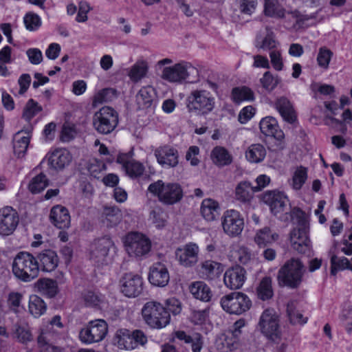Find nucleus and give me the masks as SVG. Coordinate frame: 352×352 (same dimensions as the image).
Segmentation results:
<instances>
[{
  "mask_svg": "<svg viewBox=\"0 0 352 352\" xmlns=\"http://www.w3.org/2000/svg\"><path fill=\"white\" fill-rule=\"evenodd\" d=\"M221 207L218 201L214 199H204L200 207V212L202 217L207 221H214L220 215Z\"/></svg>",
  "mask_w": 352,
  "mask_h": 352,
  "instance_id": "nucleus-29",
  "label": "nucleus"
},
{
  "mask_svg": "<svg viewBox=\"0 0 352 352\" xmlns=\"http://www.w3.org/2000/svg\"><path fill=\"white\" fill-rule=\"evenodd\" d=\"M149 220L157 229L164 228L166 223V215L162 212L156 210L151 212Z\"/></svg>",
  "mask_w": 352,
  "mask_h": 352,
  "instance_id": "nucleus-62",
  "label": "nucleus"
},
{
  "mask_svg": "<svg viewBox=\"0 0 352 352\" xmlns=\"http://www.w3.org/2000/svg\"><path fill=\"white\" fill-rule=\"evenodd\" d=\"M41 107L34 100L30 99L25 104L23 112V118L28 122L30 121L38 113L41 111Z\"/></svg>",
  "mask_w": 352,
  "mask_h": 352,
  "instance_id": "nucleus-58",
  "label": "nucleus"
},
{
  "mask_svg": "<svg viewBox=\"0 0 352 352\" xmlns=\"http://www.w3.org/2000/svg\"><path fill=\"white\" fill-rule=\"evenodd\" d=\"M340 319L342 322L345 330L348 333L352 332V305L346 304L343 307L340 315Z\"/></svg>",
  "mask_w": 352,
  "mask_h": 352,
  "instance_id": "nucleus-57",
  "label": "nucleus"
},
{
  "mask_svg": "<svg viewBox=\"0 0 352 352\" xmlns=\"http://www.w3.org/2000/svg\"><path fill=\"white\" fill-rule=\"evenodd\" d=\"M349 270L352 271V258L349 261L344 256L332 254L331 257V274L335 276L338 271Z\"/></svg>",
  "mask_w": 352,
  "mask_h": 352,
  "instance_id": "nucleus-45",
  "label": "nucleus"
},
{
  "mask_svg": "<svg viewBox=\"0 0 352 352\" xmlns=\"http://www.w3.org/2000/svg\"><path fill=\"white\" fill-rule=\"evenodd\" d=\"M19 222L16 211L11 206H4L0 209V235L10 236L16 230Z\"/></svg>",
  "mask_w": 352,
  "mask_h": 352,
  "instance_id": "nucleus-18",
  "label": "nucleus"
},
{
  "mask_svg": "<svg viewBox=\"0 0 352 352\" xmlns=\"http://www.w3.org/2000/svg\"><path fill=\"white\" fill-rule=\"evenodd\" d=\"M36 287L42 295L47 298H53L58 292L57 282L50 278L39 279L36 283Z\"/></svg>",
  "mask_w": 352,
  "mask_h": 352,
  "instance_id": "nucleus-43",
  "label": "nucleus"
},
{
  "mask_svg": "<svg viewBox=\"0 0 352 352\" xmlns=\"http://www.w3.org/2000/svg\"><path fill=\"white\" fill-rule=\"evenodd\" d=\"M261 132L265 136L273 137L278 141L285 138L283 131L280 129L278 121L272 116H266L259 122Z\"/></svg>",
  "mask_w": 352,
  "mask_h": 352,
  "instance_id": "nucleus-24",
  "label": "nucleus"
},
{
  "mask_svg": "<svg viewBox=\"0 0 352 352\" xmlns=\"http://www.w3.org/2000/svg\"><path fill=\"white\" fill-rule=\"evenodd\" d=\"M307 179V169L303 166H298L292 173L289 184L293 189L300 190Z\"/></svg>",
  "mask_w": 352,
  "mask_h": 352,
  "instance_id": "nucleus-48",
  "label": "nucleus"
},
{
  "mask_svg": "<svg viewBox=\"0 0 352 352\" xmlns=\"http://www.w3.org/2000/svg\"><path fill=\"white\" fill-rule=\"evenodd\" d=\"M12 272L15 277L23 282H30L39 274L37 259L27 252H21L14 257Z\"/></svg>",
  "mask_w": 352,
  "mask_h": 352,
  "instance_id": "nucleus-3",
  "label": "nucleus"
},
{
  "mask_svg": "<svg viewBox=\"0 0 352 352\" xmlns=\"http://www.w3.org/2000/svg\"><path fill=\"white\" fill-rule=\"evenodd\" d=\"M278 238L276 233L272 232L268 228H265L256 232L254 241L258 245L265 246L276 241Z\"/></svg>",
  "mask_w": 352,
  "mask_h": 352,
  "instance_id": "nucleus-49",
  "label": "nucleus"
},
{
  "mask_svg": "<svg viewBox=\"0 0 352 352\" xmlns=\"http://www.w3.org/2000/svg\"><path fill=\"white\" fill-rule=\"evenodd\" d=\"M11 336L16 342L25 345L33 340L30 327L25 322L15 323L12 328Z\"/></svg>",
  "mask_w": 352,
  "mask_h": 352,
  "instance_id": "nucleus-32",
  "label": "nucleus"
},
{
  "mask_svg": "<svg viewBox=\"0 0 352 352\" xmlns=\"http://www.w3.org/2000/svg\"><path fill=\"white\" fill-rule=\"evenodd\" d=\"M270 62L273 69L277 72L282 71L284 68V62L280 51L274 50L270 51Z\"/></svg>",
  "mask_w": 352,
  "mask_h": 352,
  "instance_id": "nucleus-61",
  "label": "nucleus"
},
{
  "mask_svg": "<svg viewBox=\"0 0 352 352\" xmlns=\"http://www.w3.org/2000/svg\"><path fill=\"white\" fill-rule=\"evenodd\" d=\"M124 250L129 257L142 259L151 250V241L144 234L139 232H130L122 239Z\"/></svg>",
  "mask_w": 352,
  "mask_h": 352,
  "instance_id": "nucleus-4",
  "label": "nucleus"
},
{
  "mask_svg": "<svg viewBox=\"0 0 352 352\" xmlns=\"http://www.w3.org/2000/svg\"><path fill=\"white\" fill-rule=\"evenodd\" d=\"M31 133L30 130H21L18 131L13 138L14 153L17 157H22L27 151Z\"/></svg>",
  "mask_w": 352,
  "mask_h": 352,
  "instance_id": "nucleus-33",
  "label": "nucleus"
},
{
  "mask_svg": "<svg viewBox=\"0 0 352 352\" xmlns=\"http://www.w3.org/2000/svg\"><path fill=\"white\" fill-rule=\"evenodd\" d=\"M220 304L226 312L241 315L250 309L252 301L245 294L234 292L223 296L220 300Z\"/></svg>",
  "mask_w": 352,
  "mask_h": 352,
  "instance_id": "nucleus-8",
  "label": "nucleus"
},
{
  "mask_svg": "<svg viewBox=\"0 0 352 352\" xmlns=\"http://www.w3.org/2000/svg\"><path fill=\"white\" fill-rule=\"evenodd\" d=\"M206 87H209L214 91L217 89L216 83L207 81L204 88L192 90L186 99L188 112L199 116H207L213 111L216 107V98Z\"/></svg>",
  "mask_w": 352,
  "mask_h": 352,
  "instance_id": "nucleus-1",
  "label": "nucleus"
},
{
  "mask_svg": "<svg viewBox=\"0 0 352 352\" xmlns=\"http://www.w3.org/2000/svg\"><path fill=\"white\" fill-rule=\"evenodd\" d=\"M166 310L173 315H177L181 313L182 310V305L181 302L175 297H171L165 300Z\"/></svg>",
  "mask_w": 352,
  "mask_h": 352,
  "instance_id": "nucleus-63",
  "label": "nucleus"
},
{
  "mask_svg": "<svg viewBox=\"0 0 352 352\" xmlns=\"http://www.w3.org/2000/svg\"><path fill=\"white\" fill-rule=\"evenodd\" d=\"M108 332L107 323L102 319L89 321L79 333L80 340L85 344L102 341Z\"/></svg>",
  "mask_w": 352,
  "mask_h": 352,
  "instance_id": "nucleus-11",
  "label": "nucleus"
},
{
  "mask_svg": "<svg viewBox=\"0 0 352 352\" xmlns=\"http://www.w3.org/2000/svg\"><path fill=\"white\" fill-rule=\"evenodd\" d=\"M113 248L114 243L109 237L98 239L90 246V259L96 263L103 264L108 261L109 251Z\"/></svg>",
  "mask_w": 352,
  "mask_h": 352,
  "instance_id": "nucleus-16",
  "label": "nucleus"
},
{
  "mask_svg": "<svg viewBox=\"0 0 352 352\" xmlns=\"http://www.w3.org/2000/svg\"><path fill=\"white\" fill-rule=\"evenodd\" d=\"M142 277L134 273H126L120 279L119 287L120 292L126 297L135 298L143 290Z\"/></svg>",
  "mask_w": 352,
  "mask_h": 352,
  "instance_id": "nucleus-15",
  "label": "nucleus"
},
{
  "mask_svg": "<svg viewBox=\"0 0 352 352\" xmlns=\"http://www.w3.org/2000/svg\"><path fill=\"white\" fill-rule=\"evenodd\" d=\"M148 63L143 58L138 59L129 69L128 76L135 82L140 81L146 76Z\"/></svg>",
  "mask_w": 352,
  "mask_h": 352,
  "instance_id": "nucleus-40",
  "label": "nucleus"
},
{
  "mask_svg": "<svg viewBox=\"0 0 352 352\" xmlns=\"http://www.w3.org/2000/svg\"><path fill=\"white\" fill-rule=\"evenodd\" d=\"M267 155L264 145L260 143L250 145L245 152V159L250 163L258 164L263 162Z\"/></svg>",
  "mask_w": 352,
  "mask_h": 352,
  "instance_id": "nucleus-38",
  "label": "nucleus"
},
{
  "mask_svg": "<svg viewBox=\"0 0 352 352\" xmlns=\"http://www.w3.org/2000/svg\"><path fill=\"white\" fill-rule=\"evenodd\" d=\"M36 258L38 263L39 270L46 272L54 271L58 267L59 263L56 252L52 250L42 251Z\"/></svg>",
  "mask_w": 352,
  "mask_h": 352,
  "instance_id": "nucleus-28",
  "label": "nucleus"
},
{
  "mask_svg": "<svg viewBox=\"0 0 352 352\" xmlns=\"http://www.w3.org/2000/svg\"><path fill=\"white\" fill-rule=\"evenodd\" d=\"M305 270L298 259L292 258L280 267L278 273L279 284L295 288L301 283Z\"/></svg>",
  "mask_w": 352,
  "mask_h": 352,
  "instance_id": "nucleus-7",
  "label": "nucleus"
},
{
  "mask_svg": "<svg viewBox=\"0 0 352 352\" xmlns=\"http://www.w3.org/2000/svg\"><path fill=\"white\" fill-rule=\"evenodd\" d=\"M240 340L235 338L228 331L220 334L215 342V346L219 352H232L239 348Z\"/></svg>",
  "mask_w": 352,
  "mask_h": 352,
  "instance_id": "nucleus-30",
  "label": "nucleus"
},
{
  "mask_svg": "<svg viewBox=\"0 0 352 352\" xmlns=\"http://www.w3.org/2000/svg\"><path fill=\"white\" fill-rule=\"evenodd\" d=\"M243 215L234 209L225 211L221 218V225L225 234L230 237L239 236L244 228Z\"/></svg>",
  "mask_w": 352,
  "mask_h": 352,
  "instance_id": "nucleus-13",
  "label": "nucleus"
},
{
  "mask_svg": "<svg viewBox=\"0 0 352 352\" xmlns=\"http://www.w3.org/2000/svg\"><path fill=\"white\" fill-rule=\"evenodd\" d=\"M117 162L122 165L126 174L131 177H139L144 172L143 165L133 159L129 158L126 155L122 154L118 155Z\"/></svg>",
  "mask_w": 352,
  "mask_h": 352,
  "instance_id": "nucleus-34",
  "label": "nucleus"
},
{
  "mask_svg": "<svg viewBox=\"0 0 352 352\" xmlns=\"http://www.w3.org/2000/svg\"><path fill=\"white\" fill-rule=\"evenodd\" d=\"M264 13L267 16L280 19L285 16V10L278 0H264Z\"/></svg>",
  "mask_w": 352,
  "mask_h": 352,
  "instance_id": "nucleus-44",
  "label": "nucleus"
},
{
  "mask_svg": "<svg viewBox=\"0 0 352 352\" xmlns=\"http://www.w3.org/2000/svg\"><path fill=\"white\" fill-rule=\"evenodd\" d=\"M50 219L59 229H66L70 226L71 219L69 211L60 205H56L51 209Z\"/></svg>",
  "mask_w": 352,
  "mask_h": 352,
  "instance_id": "nucleus-27",
  "label": "nucleus"
},
{
  "mask_svg": "<svg viewBox=\"0 0 352 352\" xmlns=\"http://www.w3.org/2000/svg\"><path fill=\"white\" fill-rule=\"evenodd\" d=\"M169 280V273L165 265L156 263L150 267L148 280L151 284L163 287L168 283Z\"/></svg>",
  "mask_w": 352,
  "mask_h": 352,
  "instance_id": "nucleus-26",
  "label": "nucleus"
},
{
  "mask_svg": "<svg viewBox=\"0 0 352 352\" xmlns=\"http://www.w3.org/2000/svg\"><path fill=\"white\" fill-rule=\"evenodd\" d=\"M256 294L258 298L262 300H269L273 296L274 292L270 277L265 276L261 279L256 287Z\"/></svg>",
  "mask_w": 352,
  "mask_h": 352,
  "instance_id": "nucleus-46",
  "label": "nucleus"
},
{
  "mask_svg": "<svg viewBox=\"0 0 352 352\" xmlns=\"http://www.w3.org/2000/svg\"><path fill=\"white\" fill-rule=\"evenodd\" d=\"M47 330L42 329L37 338V344L40 352H60V349L48 342Z\"/></svg>",
  "mask_w": 352,
  "mask_h": 352,
  "instance_id": "nucleus-56",
  "label": "nucleus"
},
{
  "mask_svg": "<svg viewBox=\"0 0 352 352\" xmlns=\"http://www.w3.org/2000/svg\"><path fill=\"white\" fill-rule=\"evenodd\" d=\"M148 190L164 205L171 206L179 202L184 197L182 186L177 182L158 179L151 183Z\"/></svg>",
  "mask_w": 352,
  "mask_h": 352,
  "instance_id": "nucleus-2",
  "label": "nucleus"
},
{
  "mask_svg": "<svg viewBox=\"0 0 352 352\" xmlns=\"http://www.w3.org/2000/svg\"><path fill=\"white\" fill-rule=\"evenodd\" d=\"M258 328L268 338L275 340L280 336L279 318L273 309H265L260 316Z\"/></svg>",
  "mask_w": 352,
  "mask_h": 352,
  "instance_id": "nucleus-14",
  "label": "nucleus"
},
{
  "mask_svg": "<svg viewBox=\"0 0 352 352\" xmlns=\"http://www.w3.org/2000/svg\"><path fill=\"white\" fill-rule=\"evenodd\" d=\"M103 222L109 227L118 225L122 220V213L117 207H106L103 212Z\"/></svg>",
  "mask_w": 352,
  "mask_h": 352,
  "instance_id": "nucleus-47",
  "label": "nucleus"
},
{
  "mask_svg": "<svg viewBox=\"0 0 352 352\" xmlns=\"http://www.w3.org/2000/svg\"><path fill=\"white\" fill-rule=\"evenodd\" d=\"M232 98L235 102L243 101H253L254 100V91L245 86L235 87L232 91Z\"/></svg>",
  "mask_w": 352,
  "mask_h": 352,
  "instance_id": "nucleus-50",
  "label": "nucleus"
},
{
  "mask_svg": "<svg viewBox=\"0 0 352 352\" xmlns=\"http://www.w3.org/2000/svg\"><path fill=\"white\" fill-rule=\"evenodd\" d=\"M290 242L292 248L300 253H307L310 249V241L307 236L305 226L294 228L290 234Z\"/></svg>",
  "mask_w": 352,
  "mask_h": 352,
  "instance_id": "nucleus-23",
  "label": "nucleus"
},
{
  "mask_svg": "<svg viewBox=\"0 0 352 352\" xmlns=\"http://www.w3.org/2000/svg\"><path fill=\"white\" fill-rule=\"evenodd\" d=\"M254 192L253 186L250 182L242 181L235 187L234 197L240 202H248L252 199Z\"/></svg>",
  "mask_w": 352,
  "mask_h": 352,
  "instance_id": "nucleus-41",
  "label": "nucleus"
},
{
  "mask_svg": "<svg viewBox=\"0 0 352 352\" xmlns=\"http://www.w3.org/2000/svg\"><path fill=\"white\" fill-rule=\"evenodd\" d=\"M287 311L292 323L303 324L307 322V318L303 316L296 302H289L287 305Z\"/></svg>",
  "mask_w": 352,
  "mask_h": 352,
  "instance_id": "nucleus-51",
  "label": "nucleus"
},
{
  "mask_svg": "<svg viewBox=\"0 0 352 352\" xmlns=\"http://www.w3.org/2000/svg\"><path fill=\"white\" fill-rule=\"evenodd\" d=\"M142 316L145 323L153 329H163L170 322V314L161 303L155 301L148 302L143 306Z\"/></svg>",
  "mask_w": 352,
  "mask_h": 352,
  "instance_id": "nucleus-5",
  "label": "nucleus"
},
{
  "mask_svg": "<svg viewBox=\"0 0 352 352\" xmlns=\"http://www.w3.org/2000/svg\"><path fill=\"white\" fill-rule=\"evenodd\" d=\"M23 294L14 291L10 292L6 298V304L9 310L14 314L19 313L23 308Z\"/></svg>",
  "mask_w": 352,
  "mask_h": 352,
  "instance_id": "nucleus-52",
  "label": "nucleus"
},
{
  "mask_svg": "<svg viewBox=\"0 0 352 352\" xmlns=\"http://www.w3.org/2000/svg\"><path fill=\"white\" fill-rule=\"evenodd\" d=\"M222 271L221 264L212 260L203 261L198 269L201 277L207 280H213L219 277Z\"/></svg>",
  "mask_w": 352,
  "mask_h": 352,
  "instance_id": "nucleus-31",
  "label": "nucleus"
},
{
  "mask_svg": "<svg viewBox=\"0 0 352 352\" xmlns=\"http://www.w3.org/2000/svg\"><path fill=\"white\" fill-rule=\"evenodd\" d=\"M117 96V91L113 88H106L99 91L94 97L93 104L96 106L102 102L113 100Z\"/></svg>",
  "mask_w": 352,
  "mask_h": 352,
  "instance_id": "nucleus-53",
  "label": "nucleus"
},
{
  "mask_svg": "<svg viewBox=\"0 0 352 352\" xmlns=\"http://www.w3.org/2000/svg\"><path fill=\"white\" fill-rule=\"evenodd\" d=\"M118 124V114L113 108L104 106L96 111L93 117V125L101 134L111 133Z\"/></svg>",
  "mask_w": 352,
  "mask_h": 352,
  "instance_id": "nucleus-9",
  "label": "nucleus"
},
{
  "mask_svg": "<svg viewBox=\"0 0 352 352\" xmlns=\"http://www.w3.org/2000/svg\"><path fill=\"white\" fill-rule=\"evenodd\" d=\"M332 52L326 47H320L317 55V63L319 67L327 69L332 57Z\"/></svg>",
  "mask_w": 352,
  "mask_h": 352,
  "instance_id": "nucleus-60",
  "label": "nucleus"
},
{
  "mask_svg": "<svg viewBox=\"0 0 352 352\" xmlns=\"http://www.w3.org/2000/svg\"><path fill=\"white\" fill-rule=\"evenodd\" d=\"M257 4V0H239V6L241 12L248 15H251L254 12Z\"/></svg>",
  "mask_w": 352,
  "mask_h": 352,
  "instance_id": "nucleus-64",
  "label": "nucleus"
},
{
  "mask_svg": "<svg viewBox=\"0 0 352 352\" xmlns=\"http://www.w3.org/2000/svg\"><path fill=\"white\" fill-rule=\"evenodd\" d=\"M280 78L278 75H274L270 72H265L260 78V82L263 89L268 91H273L280 83Z\"/></svg>",
  "mask_w": 352,
  "mask_h": 352,
  "instance_id": "nucleus-54",
  "label": "nucleus"
},
{
  "mask_svg": "<svg viewBox=\"0 0 352 352\" xmlns=\"http://www.w3.org/2000/svg\"><path fill=\"white\" fill-rule=\"evenodd\" d=\"M212 162L217 166H226L232 164L233 157L231 153L224 147L217 146L211 151Z\"/></svg>",
  "mask_w": 352,
  "mask_h": 352,
  "instance_id": "nucleus-39",
  "label": "nucleus"
},
{
  "mask_svg": "<svg viewBox=\"0 0 352 352\" xmlns=\"http://www.w3.org/2000/svg\"><path fill=\"white\" fill-rule=\"evenodd\" d=\"M48 185V179L45 175L41 173L32 179L29 184V190L32 193H38Z\"/></svg>",
  "mask_w": 352,
  "mask_h": 352,
  "instance_id": "nucleus-55",
  "label": "nucleus"
},
{
  "mask_svg": "<svg viewBox=\"0 0 352 352\" xmlns=\"http://www.w3.org/2000/svg\"><path fill=\"white\" fill-rule=\"evenodd\" d=\"M199 253L198 245L195 243H188L176 249L175 258L182 266L190 267L198 262Z\"/></svg>",
  "mask_w": 352,
  "mask_h": 352,
  "instance_id": "nucleus-17",
  "label": "nucleus"
},
{
  "mask_svg": "<svg viewBox=\"0 0 352 352\" xmlns=\"http://www.w3.org/2000/svg\"><path fill=\"white\" fill-rule=\"evenodd\" d=\"M23 22L26 29L29 31H35L41 25V19L33 12L27 13L23 17Z\"/></svg>",
  "mask_w": 352,
  "mask_h": 352,
  "instance_id": "nucleus-59",
  "label": "nucleus"
},
{
  "mask_svg": "<svg viewBox=\"0 0 352 352\" xmlns=\"http://www.w3.org/2000/svg\"><path fill=\"white\" fill-rule=\"evenodd\" d=\"M194 73H197V69L190 63L180 61L164 67L162 70L161 78L169 82L182 83Z\"/></svg>",
  "mask_w": 352,
  "mask_h": 352,
  "instance_id": "nucleus-10",
  "label": "nucleus"
},
{
  "mask_svg": "<svg viewBox=\"0 0 352 352\" xmlns=\"http://www.w3.org/2000/svg\"><path fill=\"white\" fill-rule=\"evenodd\" d=\"M50 168L60 171L66 168L72 161V155L66 148H58L50 151L45 156Z\"/></svg>",
  "mask_w": 352,
  "mask_h": 352,
  "instance_id": "nucleus-19",
  "label": "nucleus"
},
{
  "mask_svg": "<svg viewBox=\"0 0 352 352\" xmlns=\"http://www.w3.org/2000/svg\"><path fill=\"white\" fill-rule=\"evenodd\" d=\"M135 103L141 110L152 109L156 106L157 91L151 85L141 87L135 96Z\"/></svg>",
  "mask_w": 352,
  "mask_h": 352,
  "instance_id": "nucleus-22",
  "label": "nucleus"
},
{
  "mask_svg": "<svg viewBox=\"0 0 352 352\" xmlns=\"http://www.w3.org/2000/svg\"><path fill=\"white\" fill-rule=\"evenodd\" d=\"M154 154L157 163L164 168H174L178 165V151L170 145L159 146L155 150Z\"/></svg>",
  "mask_w": 352,
  "mask_h": 352,
  "instance_id": "nucleus-20",
  "label": "nucleus"
},
{
  "mask_svg": "<svg viewBox=\"0 0 352 352\" xmlns=\"http://www.w3.org/2000/svg\"><path fill=\"white\" fill-rule=\"evenodd\" d=\"M262 201L269 206L271 212L283 221H289L287 196L278 190H268L262 195Z\"/></svg>",
  "mask_w": 352,
  "mask_h": 352,
  "instance_id": "nucleus-6",
  "label": "nucleus"
},
{
  "mask_svg": "<svg viewBox=\"0 0 352 352\" xmlns=\"http://www.w3.org/2000/svg\"><path fill=\"white\" fill-rule=\"evenodd\" d=\"M272 30L266 27L261 31L256 40V47L263 50H274L277 46Z\"/></svg>",
  "mask_w": 352,
  "mask_h": 352,
  "instance_id": "nucleus-35",
  "label": "nucleus"
},
{
  "mask_svg": "<svg viewBox=\"0 0 352 352\" xmlns=\"http://www.w3.org/2000/svg\"><path fill=\"white\" fill-rule=\"evenodd\" d=\"M274 107L279 113L283 120L289 124H294L297 115L292 102L284 96L276 99Z\"/></svg>",
  "mask_w": 352,
  "mask_h": 352,
  "instance_id": "nucleus-25",
  "label": "nucleus"
},
{
  "mask_svg": "<svg viewBox=\"0 0 352 352\" xmlns=\"http://www.w3.org/2000/svg\"><path fill=\"white\" fill-rule=\"evenodd\" d=\"M146 342V336L140 330L131 332L126 329H120L116 331L113 338L114 344L119 349L124 350L136 349L139 345L145 344Z\"/></svg>",
  "mask_w": 352,
  "mask_h": 352,
  "instance_id": "nucleus-12",
  "label": "nucleus"
},
{
  "mask_svg": "<svg viewBox=\"0 0 352 352\" xmlns=\"http://www.w3.org/2000/svg\"><path fill=\"white\" fill-rule=\"evenodd\" d=\"M189 290L195 298L204 302L210 301L212 296L210 287L203 281L193 282L190 285Z\"/></svg>",
  "mask_w": 352,
  "mask_h": 352,
  "instance_id": "nucleus-37",
  "label": "nucleus"
},
{
  "mask_svg": "<svg viewBox=\"0 0 352 352\" xmlns=\"http://www.w3.org/2000/svg\"><path fill=\"white\" fill-rule=\"evenodd\" d=\"M230 259L241 265H248L254 258V254L249 248L243 245H233L230 252Z\"/></svg>",
  "mask_w": 352,
  "mask_h": 352,
  "instance_id": "nucleus-36",
  "label": "nucleus"
},
{
  "mask_svg": "<svg viewBox=\"0 0 352 352\" xmlns=\"http://www.w3.org/2000/svg\"><path fill=\"white\" fill-rule=\"evenodd\" d=\"M247 279L246 270L240 265L228 268L224 273L223 283L230 289H239L244 285Z\"/></svg>",
  "mask_w": 352,
  "mask_h": 352,
  "instance_id": "nucleus-21",
  "label": "nucleus"
},
{
  "mask_svg": "<svg viewBox=\"0 0 352 352\" xmlns=\"http://www.w3.org/2000/svg\"><path fill=\"white\" fill-rule=\"evenodd\" d=\"M28 312L34 318L43 316L47 310V305L38 296L32 294L29 296Z\"/></svg>",
  "mask_w": 352,
  "mask_h": 352,
  "instance_id": "nucleus-42",
  "label": "nucleus"
}]
</instances>
